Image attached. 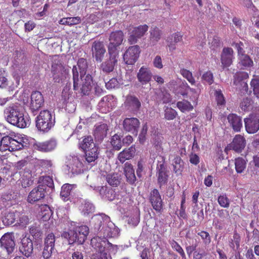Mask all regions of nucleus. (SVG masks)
<instances>
[{"instance_id":"obj_57","label":"nucleus","mask_w":259,"mask_h":259,"mask_svg":"<svg viewBox=\"0 0 259 259\" xmlns=\"http://www.w3.org/2000/svg\"><path fill=\"white\" fill-rule=\"evenodd\" d=\"M148 131V125L147 123H144L139 136V140L140 143L143 144L146 140V136Z\"/></svg>"},{"instance_id":"obj_11","label":"nucleus","mask_w":259,"mask_h":259,"mask_svg":"<svg viewBox=\"0 0 259 259\" xmlns=\"http://www.w3.org/2000/svg\"><path fill=\"white\" fill-rule=\"evenodd\" d=\"M46 193V187L43 185H39L33 188L29 193L27 201L33 204L43 199Z\"/></svg>"},{"instance_id":"obj_51","label":"nucleus","mask_w":259,"mask_h":259,"mask_svg":"<svg viewBox=\"0 0 259 259\" xmlns=\"http://www.w3.org/2000/svg\"><path fill=\"white\" fill-rule=\"evenodd\" d=\"M202 80L203 83L211 85L214 81L213 73L210 71L205 72L202 75Z\"/></svg>"},{"instance_id":"obj_45","label":"nucleus","mask_w":259,"mask_h":259,"mask_svg":"<svg viewBox=\"0 0 259 259\" xmlns=\"http://www.w3.org/2000/svg\"><path fill=\"white\" fill-rule=\"evenodd\" d=\"M240 63L244 67H251L253 64V61L250 57L246 54H242L239 56Z\"/></svg>"},{"instance_id":"obj_31","label":"nucleus","mask_w":259,"mask_h":259,"mask_svg":"<svg viewBox=\"0 0 259 259\" xmlns=\"http://www.w3.org/2000/svg\"><path fill=\"white\" fill-rule=\"evenodd\" d=\"M98 149V147L97 146L83 152L85 160L88 163L94 162L98 158L99 154Z\"/></svg>"},{"instance_id":"obj_53","label":"nucleus","mask_w":259,"mask_h":259,"mask_svg":"<svg viewBox=\"0 0 259 259\" xmlns=\"http://www.w3.org/2000/svg\"><path fill=\"white\" fill-rule=\"evenodd\" d=\"M214 96L218 105H225L226 100L221 90H217L214 92Z\"/></svg>"},{"instance_id":"obj_8","label":"nucleus","mask_w":259,"mask_h":259,"mask_svg":"<svg viewBox=\"0 0 259 259\" xmlns=\"http://www.w3.org/2000/svg\"><path fill=\"white\" fill-rule=\"evenodd\" d=\"M148 29V26L146 24L134 27L132 25L129 26L128 30L130 31V36L128 38V42L130 44H136L138 39L144 36Z\"/></svg>"},{"instance_id":"obj_25","label":"nucleus","mask_w":259,"mask_h":259,"mask_svg":"<svg viewBox=\"0 0 259 259\" xmlns=\"http://www.w3.org/2000/svg\"><path fill=\"white\" fill-rule=\"evenodd\" d=\"M57 145L55 140H50L44 142H38L34 144L35 149L43 152H48L55 149Z\"/></svg>"},{"instance_id":"obj_9","label":"nucleus","mask_w":259,"mask_h":259,"mask_svg":"<svg viewBox=\"0 0 259 259\" xmlns=\"http://www.w3.org/2000/svg\"><path fill=\"white\" fill-rule=\"evenodd\" d=\"M245 127L249 134H254L259 130V111L251 113L244 119Z\"/></svg>"},{"instance_id":"obj_62","label":"nucleus","mask_w":259,"mask_h":259,"mask_svg":"<svg viewBox=\"0 0 259 259\" xmlns=\"http://www.w3.org/2000/svg\"><path fill=\"white\" fill-rule=\"evenodd\" d=\"M199 242L200 241L199 240L198 241L196 239H195V242L194 243H192V245L186 247V249L187 253L189 255L191 254L193 251H195L197 247L198 246V244Z\"/></svg>"},{"instance_id":"obj_61","label":"nucleus","mask_w":259,"mask_h":259,"mask_svg":"<svg viewBox=\"0 0 259 259\" xmlns=\"http://www.w3.org/2000/svg\"><path fill=\"white\" fill-rule=\"evenodd\" d=\"M28 162L25 160L18 161L15 165V168L17 170H23L26 167H28Z\"/></svg>"},{"instance_id":"obj_41","label":"nucleus","mask_w":259,"mask_h":259,"mask_svg":"<svg viewBox=\"0 0 259 259\" xmlns=\"http://www.w3.org/2000/svg\"><path fill=\"white\" fill-rule=\"evenodd\" d=\"M107 130V125L106 124H101L96 127L94 135L96 136L103 138L106 136Z\"/></svg>"},{"instance_id":"obj_39","label":"nucleus","mask_w":259,"mask_h":259,"mask_svg":"<svg viewBox=\"0 0 259 259\" xmlns=\"http://www.w3.org/2000/svg\"><path fill=\"white\" fill-rule=\"evenodd\" d=\"M169 243L171 248L178 253L180 254L182 259H186V256L184 250L181 247V246L175 240H171L169 241Z\"/></svg>"},{"instance_id":"obj_30","label":"nucleus","mask_w":259,"mask_h":259,"mask_svg":"<svg viewBox=\"0 0 259 259\" xmlns=\"http://www.w3.org/2000/svg\"><path fill=\"white\" fill-rule=\"evenodd\" d=\"M135 153V148L131 146L128 149H125L120 152L117 156L118 160L123 163L126 160H129L134 157Z\"/></svg>"},{"instance_id":"obj_43","label":"nucleus","mask_w":259,"mask_h":259,"mask_svg":"<svg viewBox=\"0 0 259 259\" xmlns=\"http://www.w3.org/2000/svg\"><path fill=\"white\" fill-rule=\"evenodd\" d=\"M180 74L186 78L191 85H195L196 83L195 79L193 76L192 73L189 70L182 68L180 71Z\"/></svg>"},{"instance_id":"obj_7","label":"nucleus","mask_w":259,"mask_h":259,"mask_svg":"<svg viewBox=\"0 0 259 259\" xmlns=\"http://www.w3.org/2000/svg\"><path fill=\"white\" fill-rule=\"evenodd\" d=\"M124 34L121 30H116L112 32L109 37V44L108 45V53H112L119 55L118 47L123 42Z\"/></svg>"},{"instance_id":"obj_12","label":"nucleus","mask_w":259,"mask_h":259,"mask_svg":"<svg viewBox=\"0 0 259 259\" xmlns=\"http://www.w3.org/2000/svg\"><path fill=\"white\" fill-rule=\"evenodd\" d=\"M139 46L135 45L130 47L123 55V60L126 64H134L137 60L140 53Z\"/></svg>"},{"instance_id":"obj_46","label":"nucleus","mask_w":259,"mask_h":259,"mask_svg":"<svg viewBox=\"0 0 259 259\" xmlns=\"http://www.w3.org/2000/svg\"><path fill=\"white\" fill-rule=\"evenodd\" d=\"M29 219L24 213L19 212V215L17 216V223L20 226L25 227L28 224Z\"/></svg>"},{"instance_id":"obj_27","label":"nucleus","mask_w":259,"mask_h":259,"mask_svg":"<svg viewBox=\"0 0 259 259\" xmlns=\"http://www.w3.org/2000/svg\"><path fill=\"white\" fill-rule=\"evenodd\" d=\"M124 105L128 109L138 110L141 104L139 99L135 96L127 95L124 102Z\"/></svg>"},{"instance_id":"obj_15","label":"nucleus","mask_w":259,"mask_h":259,"mask_svg":"<svg viewBox=\"0 0 259 259\" xmlns=\"http://www.w3.org/2000/svg\"><path fill=\"white\" fill-rule=\"evenodd\" d=\"M109 58L102 62L100 65V68L102 71L106 73H109L112 72L115 65L117 64L119 55L108 53Z\"/></svg>"},{"instance_id":"obj_37","label":"nucleus","mask_w":259,"mask_h":259,"mask_svg":"<svg viewBox=\"0 0 259 259\" xmlns=\"http://www.w3.org/2000/svg\"><path fill=\"white\" fill-rule=\"evenodd\" d=\"M164 115L166 120H172L178 116V112L171 107H166L164 110Z\"/></svg>"},{"instance_id":"obj_1","label":"nucleus","mask_w":259,"mask_h":259,"mask_svg":"<svg viewBox=\"0 0 259 259\" xmlns=\"http://www.w3.org/2000/svg\"><path fill=\"white\" fill-rule=\"evenodd\" d=\"M73 90L77 91L79 87L80 93L82 95H89L93 83V77L90 74H82L80 75V79L78 77V72L77 67L74 65L72 68Z\"/></svg>"},{"instance_id":"obj_63","label":"nucleus","mask_w":259,"mask_h":259,"mask_svg":"<svg viewBox=\"0 0 259 259\" xmlns=\"http://www.w3.org/2000/svg\"><path fill=\"white\" fill-rule=\"evenodd\" d=\"M54 248L45 246L42 251V256L45 259H48L52 255Z\"/></svg>"},{"instance_id":"obj_42","label":"nucleus","mask_w":259,"mask_h":259,"mask_svg":"<svg viewBox=\"0 0 259 259\" xmlns=\"http://www.w3.org/2000/svg\"><path fill=\"white\" fill-rule=\"evenodd\" d=\"M253 77L250 82L251 88L253 90L254 96L259 98V77L255 75Z\"/></svg>"},{"instance_id":"obj_64","label":"nucleus","mask_w":259,"mask_h":259,"mask_svg":"<svg viewBox=\"0 0 259 259\" xmlns=\"http://www.w3.org/2000/svg\"><path fill=\"white\" fill-rule=\"evenodd\" d=\"M91 259H108L107 254L105 252H99L94 254Z\"/></svg>"},{"instance_id":"obj_50","label":"nucleus","mask_w":259,"mask_h":259,"mask_svg":"<svg viewBox=\"0 0 259 259\" xmlns=\"http://www.w3.org/2000/svg\"><path fill=\"white\" fill-rule=\"evenodd\" d=\"M218 202L221 207L224 208H228L230 203V200L226 194H223L218 196Z\"/></svg>"},{"instance_id":"obj_34","label":"nucleus","mask_w":259,"mask_h":259,"mask_svg":"<svg viewBox=\"0 0 259 259\" xmlns=\"http://www.w3.org/2000/svg\"><path fill=\"white\" fill-rule=\"evenodd\" d=\"M177 107L182 112L192 111L194 107L190 102L186 100L178 101L177 103Z\"/></svg>"},{"instance_id":"obj_60","label":"nucleus","mask_w":259,"mask_h":259,"mask_svg":"<svg viewBox=\"0 0 259 259\" xmlns=\"http://www.w3.org/2000/svg\"><path fill=\"white\" fill-rule=\"evenodd\" d=\"M232 46L234 47L237 50L238 56L244 54L243 50L244 44L242 42L239 41V42H233Z\"/></svg>"},{"instance_id":"obj_20","label":"nucleus","mask_w":259,"mask_h":259,"mask_svg":"<svg viewBox=\"0 0 259 259\" xmlns=\"http://www.w3.org/2000/svg\"><path fill=\"white\" fill-rule=\"evenodd\" d=\"M137 77L142 85H145L150 83L152 77V73L149 68L143 66L139 70Z\"/></svg>"},{"instance_id":"obj_58","label":"nucleus","mask_w":259,"mask_h":259,"mask_svg":"<svg viewBox=\"0 0 259 259\" xmlns=\"http://www.w3.org/2000/svg\"><path fill=\"white\" fill-rule=\"evenodd\" d=\"M209 44L211 49L215 50L216 49L220 47V37L217 35L214 36L212 39L209 42Z\"/></svg>"},{"instance_id":"obj_24","label":"nucleus","mask_w":259,"mask_h":259,"mask_svg":"<svg viewBox=\"0 0 259 259\" xmlns=\"http://www.w3.org/2000/svg\"><path fill=\"white\" fill-rule=\"evenodd\" d=\"M20 251L27 257L31 256L33 252V246L32 241L30 238L25 237L21 239Z\"/></svg>"},{"instance_id":"obj_55","label":"nucleus","mask_w":259,"mask_h":259,"mask_svg":"<svg viewBox=\"0 0 259 259\" xmlns=\"http://www.w3.org/2000/svg\"><path fill=\"white\" fill-rule=\"evenodd\" d=\"M251 103L252 100L250 98H245L240 102V107L243 111H248L251 107Z\"/></svg>"},{"instance_id":"obj_23","label":"nucleus","mask_w":259,"mask_h":259,"mask_svg":"<svg viewBox=\"0 0 259 259\" xmlns=\"http://www.w3.org/2000/svg\"><path fill=\"white\" fill-rule=\"evenodd\" d=\"M19 174L20 181L23 188H26L32 185L33 180L32 172L29 167H26L23 170L20 171Z\"/></svg>"},{"instance_id":"obj_6","label":"nucleus","mask_w":259,"mask_h":259,"mask_svg":"<svg viewBox=\"0 0 259 259\" xmlns=\"http://www.w3.org/2000/svg\"><path fill=\"white\" fill-rule=\"evenodd\" d=\"M52 61L51 72L55 81L59 82L60 80L66 78V75L68 74L69 70L63 65L59 55L52 56Z\"/></svg>"},{"instance_id":"obj_13","label":"nucleus","mask_w":259,"mask_h":259,"mask_svg":"<svg viewBox=\"0 0 259 259\" xmlns=\"http://www.w3.org/2000/svg\"><path fill=\"white\" fill-rule=\"evenodd\" d=\"M44 99L41 93L39 91L33 92L31 95V100L29 109L34 114L36 112L44 105Z\"/></svg>"},{"instance_id":"obj_29","label":"nucleus","mask_w":259,"mask_h":259,"mask_svg":"<svg viewBox=\"0 0 259 259\" xmlns=\"http://www.w3.org/2000/svg\"><path fill=\"white\" fill-rule=\"evenodd\" d=\"M97 146L91 136H84L79 143V148L83 152Z\"/></svg>"},{"instance_id":"obj_3","label":"nucleus","mask_w":259,"mask_h":259,"mask_svg":"<svg viewBox=\"0 0 259 259\" xmlns=\"http://www.w3.org/2000/svg\"><path fill=\"white\" fill-rule=\"evenodd\" d=\"M7 120L11 124L19 128H25L29 123V119L16 106L9 107L5 110Z\"/></svg>"},{"instance_id":"obj_18","label":"nucleus","mask_w":259,"mask_h":259,"mask_svg":"<svg viewBox=\"0 0 259 259\" xmlns=\"http://www.w3.org/2000/svg\"><path fill=\"white\" fill-rule=\"evenodd\" d=\"M14 239V235L12 233H6L1 238L2 247L5 248L9 254L12 253L15 248Z\"/></svg>"},{"instance_id":"obj_16","label":"nucleus","mask_w":259,"mask_h":259,"mask_svg":"<svg viewBox=\"0 0 259 259\" xmlns=\"http://www.w3.org/2000/svg\"><path fill=\"white\" fill-rule=\"evenodd\" d=\"M109 228L108 230H103V233L104 234V236L103 237L96 236L91 239V244L92 246L97 251V252H105V245L107 241H108L105 236L109 235Z\"/></svg>"},{"instance_id":"obj_32","label":"nucleus","mask_w":259,"mask_h":259,"mask_svg":"<svg viewBox=\"0 0 259 259\" xmlns=\"http://www.w3.org/2000/svg\"><path fill=\"white\" fill-rule=\"evenodd\" d=\"M173 171L177 175H182L184 169V162L179 156H177L173 160Z\"/></svg>"},{"instance_id":"obj_33","label":"nucleus","mask_w":259,"mask_h":259,"mask_svg":"<svg viewBox=\"0 0 259 259\" xmlns=\"http://www.w3.org/2000/svg\"><path fill=\"white\" fill-rule=\"evenodd\" d=\"M72 188L73 186L69 184H65L62 187L60 196L64 201H66L69 199Z\"/></svg>"},{"instance_id":"obj_47","label":"nucleus","mask_w":259,"mask_h":259,"mask_svg":"<svg viewBox=\"0 0 259 259\" xmlns=\"http://www.w3.org/2000/svg\"><path fill=\"white\" fill-rule=\"evenodd\" d=\"M77 66L79 69L80 74L87 73L88 63L86 59L79 58L77 61Z\"/></svg>"},{"instance_id":"obj_44","label":"nucleus","mask_w":259,"mask_h":259,"mask_svg":"<svg viewBox=\"0 0 259 259\" xmlns=\"http://www.w3.org/2000/svg\"><path fill=\"white\" fill-rule=\"evenodd\" d=\"M240 235L236 231L234 232L233 239L229 241L230 247L233 249H235V247L236 249H238L240 247Z\"/></svg>"},{"instance_id":"obj_52","label":"nucleus","mask_w":259,"mask_h":259,"mask_svg":"<svg viewBox=\"0 0 259 259\" xmlns=\"http://www.w3.org/2000/svg\"><path fill=\"white\" fill-rule=\"evenodd\" d=\"M202 240L205 245H208L211 242V237L208 232L205 231H201L197 233Z\"/></svg>"},{"instance_id":"obj_28","label":"nucleus","mask_w":259,"mask_h":259,"mask_svg":"<svg viewBox=\"0 0 259 259\" xmlns=\"http://www.w3.org/2000/svg\"><path fill=\"white\" fill-rule=\"evenodd\" d=\"M157 177L158 183L161 186L165 184L168 180V175L167 174L166 168L163 163L157 164Z\"/></svg>"},{"instance_id":"obj_38","label":"nucleus","mask_w":259,"mask_h":259,"mask_svg":"<svg viewBox=\"0 0 259 259\" xmlns=\"http://www.w3.org/2000/svg\"><path fill=\"white\" fill-rule=\"evenodd\" d=\"M235 169L237 173H242L246 166V161L242 157H238L235 160Z\"/></svg>"},{"instance_id":"obj_21","label":"nucleus","mask_w":259,"mask_h":259,"mask_svg":"<svg viewBox=\"0 0 259 259\" xmlns=\"http://www.w3.org/2000/svg\"><path fill=\"white\" fill-rule=\"evenodd\" d=\"M234 51L231 48H223L221 56V61L223 68L231 66L233 62Z\"/></svg>"},{"instance_id":"obj_26","label":"nucleus","mask_w":259,"mask_h":259,"mask_svg":"<svg viewBox=\"0 0 259 259\" xmlns=\"http://www.w3.org/2000/svg\"><path fill=\"white\" fill-rule=\"evenodd\" d=\"M123 169L126 182L131 185L134 184L136 182L137 179L133 165L127 162L124 165Z\"/></svg>"},{"instance_id":"obj_59","label":"nucleus","mask_w":259,"mask_h":259,"mask_svg":"<svg viewBox=\"0 0 259 259\" xmlns=\"http://www.w3.org/2000/svg\"><path fill=\"white\" fill-rule=\"evenodd\" d=\"M118 84L117 79L116 78H112L105 83V85L107 89H112L117 87Z\"/></svg>"},{"instance_id":"obj_49","label":"nucleus","mask_w":259,"mask_h":259,"mask_svg":"<svg viewBox=\"0 0 259 259\" xmlns=\"http://www.w3.org/2000/svg\"><path fill=\"white\" fill-rule=\"evenodd\" d=\"M73 164L72 166L71 171L73 174H79L81 172L82 167V163L77 157L73 158Z\"/></svg>"},{"instance_id":"obj_17","label":"nucleus","mask_w":259,"mask_h":259,"mask_svg":"<svg viewBox=\"0 0 259 259\" xmlns=\"http://www.w3.org/2000/svg\"><path fill=\"white\" fill-rule=\"evenodd\" d=\"M139 120L136 117L126 118L122 122L123 130L127 132L137 135L140 126Z\"/></svg>"},{"instance_id":"obj_4","label":"nucleus","mask_w":259,"mask_h":259,"mask_svg":"<svg viewBox=\"0 0 259 259\" xmlns=\"http://www.w3.org/2000/svg\"><path fill=\"white\" fill-rule=\"evenodd\" d=\"M55 118L48 110L40 112L36 119V126L38 130L44 133L49 132L55 124Z\"/></svg>"},{"instance_id":"obj_40","label":"nucleus","mask_w":259,"mask_h":259,"mask_svg":"<svg viewBox=\"0 0 259 259\" xmlns=\"http://www.w3.org/2000/svg\"><path fill=\"white\" fill-rule=\"evenodd\" d=\"M106 181L112 187H117L120 183V179L117 174L107 175Z\"/></svg>"},{"instance_id":"obj_35","label":"nucleus","mask_w":259,"mask_h":259,"mask_svg":"<svg viewBox=\"0 0 259 259\" xmlns=\"http://www.w3.org/2000/svg\"><path fill=\"white\" fill-rule=\"evenodd\" d=\"M19 215V212L16 211L15 212H9L7 213L3 220L4 224L6 225H11L13 224L15 221H17V216Z\"/></svg>"},{"instance_id":"obj_2","label":"nucleus","mask_w":259,"mask_h":259,"mask_svg":"<svg viewBox=\"0 0 259 259\" xmlns=\"http://www.w3.org/2000/svg\"><path fill=\"white\" fill-rule=\"evenodd\" d=\"M89 233V229L87 226H81L75 227L73 229L69 230L68 231H64L61 236L66 239L69 244L75 242L82 244L86 240Z\"/></svg>"},{"instance_id":"obj_48","label":"nucleus","mask_w":259,"mask_h":259,"mask_svg":"<svg viewBox=\"0 0 259 259\" xmlns=\"http://www.w3.org/2000/svg\"><path fill=\"white\" fill-rule=\"evenodd\" d=\"M111 144L115 150H119L122 147V143L119 136L116 134L112 136Z\"/></svg>"},{"instance_id":"obj_14","label":"nucleus","mask_w":259,"mask_h":259,"mask_svg":"<svg viewBox=\"0 0 259 259\" xmlns=\"http://www.w3.org/2000/svg\"><path fill=\"white\" fill-rule=\"evenodd\" d=\"M92 54L97 62H101L106 53V49L103 41L95 40L92 45Z\"/></svg>"},{"instance_id":"obj_19","label":"nucleus","mask_w":259,"mask_h":259,"mask_svg":"<svg viewBox=\"0 0 259 259\" xmlns=\"http://www.w3.org/2000/svg\"><path fill=\"white\" fill-rule=\"evenodd\" d=\"M246 145V140L241 135H236L233 139L232 142L228 146L236 152L240 153L244 149Z\"/></svg>"},{"instance_id":"obj_5","label":"nucleus","mask_w":259,"mask_h":259,"mask_svg":"<svg viewBox=\"0 0 259 259\" xmlns=\"http://www.w3.org/2000/svg\"><path fill=\"white\" fill-rule=\"evenodd\" d=\"M15 137L16 139L6 136L1 139L0 151H15L22 149L24 147L23 139L18 137Z\"/></svg>"},{"instance_id":"obj_36","label":"nucleus","mask_w":259,"mask_h":259,"mask_svg":"<svg viewBox=\"0 0 259 259\" xmlns=\"http://www.w3.org/2000/svg\"><path fill=\"white\" fill-rule=\"evenodd\" d=\"M150 32V39L151 41L153 42L156 43L160 40L162 32L158 27H155L152 28Z\"/></svg>"},{"instance_id":"obj_56","label":"nucleus","mask_w":259,"mask_h":259,"mask_svg":"<svg viewBox=\"0 0 259 259\" xmlns=\"http://www.w3.org/2000/svg\"><path fill=\"white\" fill-rule=\"evenodd\" d=\"M55 236L53 233L49 234L45 239V246L52 248H54Z\"/></svg>"},{"instance_id":"obj_10","label":"nucleus","mask_w":259,"mask_h":259,"mask_svg":"<svg viewBox=\"0 0 259 259\" xmlns=\"http://www.w3.org/2000/svg\"><path fill=\"white\" fill-rule=\"evenodd\" d=\"M149 200L153 208L158 213L163 210V202L159 191L154 189L151 191L149 195Z\"/></svg>"},{"instance_id":"obj_54","label":"nucleus","mask_w":259,"mask_h":259,"mask_svg":"<svg viewBox=\"0 0 259 259\" xmlns=\"http://www.w3.org/2000/svg\"><path fill=\"white\" fill-rule=\"evenodd\" d=\"M29 233L35 239H40L41 238L42 232L38 227L31 226L29 229Z\"/></svg>"},{"instance_id":"obj_22","label":"nucleus","mask_w":259,"mask_h":259,"mask_svg":"<svg viewBox=\"0 0 259 259\" xmlns=\"http://www.w3.org/2000/svg\"><path fill=\"white\" fill-rule=\"evenodd\" d=\"M230 126L235 132H240L243 127L242 118L235 113H230L227 116Z\"/></svg>"}]
</instances>
